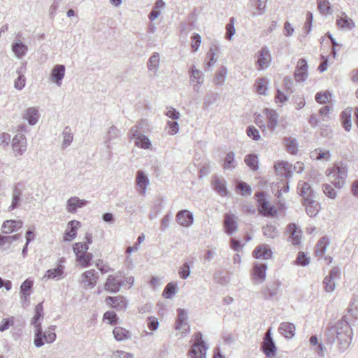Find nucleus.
Wrapping results in <instances>:
<instances>
[{
  "label": "nucleus",
  "mask_w": 358,
  "mask_h": 358,
  "mask_svg": "<svg viewBox=\"0 0 358 358\" xmlns=\"http://www.w3.org/2000/svg\"><path fill=\"white\" fill-rule=\"evenodd\" d=\"M237 190L241 192V194L243 196L250 195L252 192V189L249 185L243 181H239L237 182L236 185Z\"/></svg>",
  "instance_id": "obj_53"
},
{
  "label": "nucleus",
  "mask_w": 358,
  "mask_h": 358,
  "mask_svg": "<svg viewBox=\"0 0 358 358\" xmlns=\"http://www.w3.org/2000/svg\"><path fill=\"white\" fill-rule=\"evenodd\" d=\"M266 84V80L264 78H259L256 81V90L259 94H266V92L267 90Z\"/></svg>",
  "instance_id": "obj_55"
},
{
  "label": "nucleus",
  "mask_w": 358,
  "mask_h": 358,
  "mask_svg": "<svg viewBox=\"0 0 358 358\" xmlns=\"http://www.w3.org/2000/svg\"><path fill=\"white\" fill-rule=\"evenodd\" d=\"M331 96V94L329 91L320 92L315 94V101L320 104L326 103Z\"/></svg>",
  "instance_id": "obj_54"
},
{
  "label": "nucleus",
  "mask_w": 358,
  "mask_h": 358,
  "mask_svg": "<svg viewBox=\"0 0 358 358\" xmlns=\"http://www.w3.org/2000/svg\"><path fill=\"white\" fill-rule=\"evenodd\" d=\"M298 194L302 196L303 201H307L310 199H315L316 194L310 185L306 182L300 180L298 183Z\"/></svg>",
  "instance_id": "obj_12"
},
{
  "label": "nucleus",
  "mask_w": 358,
  "mask_h": 358,
  "mask_svg": "<svg viewBox=\"0 0 358 358\" xmlns=\"http://www.w3.org/2000/svg\"><path fill=\"white\" fill-rule=\"evenodd\" d=\"M73 249V252H75L76 257H78V255H80V254L86 252L87 251V250L89 249V247L87 243H76L74 244Z\"/></svg>",
  "instance_id": "obj_57"
},
{
  "label": "nucleus",
  "mask_w": 358,
  "mask_h": 358,
  "mask_svg": "<svg viewBox=\"0 0 358 358\" xmlns=\"http://www.w3.org/2000/svg\"><path fill=\"white\" fill-rule=\"evenodd\" d=\"M136 184L139 194L144 195L147 190V187L150 184L148 176L144 171L139 170L136 173Z\"/></svg>",
  "instance_id": "obj_15"
},
{
  "label": "nucleus",
  "mask_w": 358,
  "mask_h": 358,
  "mask_svg": "<svg viewBox=\"0 0 358 358\" xmlns=\"http://www.w3.org/2000/svg\"><path fill=\"white\" fill-rule=\"evenodd\" d=\"M65 66L62 64L55 65L50 73V78L51 81L55 83L58 87L62 85V81L65 75Z\"/></svg>",
  "instance_id": "obj_18"
},
{
  "label": "nucleus",
  "mask_w": 358,
  "mask_h": 358,
  "mask_svg": "<svg viewBox=\"0 0 358 358\" xmlns=\"http://www.w3.org/2000/svg\"><path fill=\"white\" fill-rule=\"evenodd\" d=\"M330 157L331 154L329 151L323 150L321 148H317L310 152V157L315 160L325 159L329 161Z\"/></svg>",
  "instance_id": "obj_41"
},
{
  "label": "nucleus",
  "mask_w": 358,
  "mask_h": 358,
  "mask_svg": "<svg viewBox=\"0 0 358 358\" xmlns=\"http://www.w3.org/2000/svg\"><path fill=\"white\" fill-rule=\"evenodd\" d=\"M267 0H257L256 12L254 15H259L265 13Z\"/></svg>",
  "instance_id": "obj_63"
},
{
  "label": "nucleus",
  "mask_w": 358,
  "mask_h": 358,
  "mask_svg": "<svg viewBox=\"0 0 358 358\" xmlns=\"http://www.w3.org/2000/svg\"><path fill=\"white\" fill-rule=\"evenodd\" d=\"M12 51L17 58H22L27 54L28 47L20 40L15 41L11 45Z\"/></svg>",
  "instance_id": "obj_31"
},
{
  "label": "nucleus",
  "mask_w": 358,
  "mask_h": 358,
  "mask_svg": "<svg viewBox=\"0 0 358 358\" xmlns=\"http://www.w3.org/2000/svg\"><path fill=\"white\" fill-rule=\"evenodd\" d=\"M107 305L115 308L117 310H124L127 306V301L122 296H107L105 299Z\"/></svg>",
  "instance_id": "obj_14"
},
{
  "label": "nucleus",
  "mask_w": 358,
  "mask_h": 358,
  "mask_svg": "<svg viewBox=\"0 0 358 358\" xmlns=\"http://www.w3.org/2000/svg\"><path fill=\"white\" fill-rule=\"evenodd\" d=\"M25 68L24 66H21L17 71V73L18 74L17 78L15 80L14 87L15 89L18 90H21L25 86V78L23 75V72Z\"/></svg>",
  "instance_id": "obj_46"
},
{
  "label": "nucleus",
  "mask_w": 358,
  "mask_h": 358,
  "mask_svg": "<svg viewBox=\"0 0 358 358\" xmlns=\"http://www.w3.org/2000/svg\"><path fill=\"white\" fill-rule=\"evenodd\" d=\"M235 18L231 17L229 18V22L226 25V34L225 38L227 40H231L233 36L235 34L236 29L234 27Z\"/></svg>",
  "instance_id": "obj_50"
},
{
  "label": "nucleus",
  "mask_w": 358,
  "mask_h": 358,
  "mask_svg": "<svg viewBox=\"0 0 358 358\" xmlns=\"http://www.w3.org/2000/svg\"><path fill=\"white\" fill-rule=\"evenodd\" d=\"M20 234H17L13 236H2L0 235V248H1L2 251L7 250L9 248L11 243L20 238Z\"/></svg>",
  "instance_id": "obj_35"
},
{
  "label": "nucleus",
  "mask_w": 358,
  "mask_h": 358,
  "mask_svg": "<svg viewBox=\"0 0 358 358\" xmlns=\"http://www.w3.org/2000/svg\"><path fill=\"white\" fill-rule=\"evenodd\" d=\"M328 245L329 241L326 236L320 238L315 247L316 255L322 256L324 254Z\"/></svg>",
  "instance_id": "obj_44"
},
{
  "label": "nucleus",
  "mask_w": 358,
  "mask_h": 358,
  "mask_svg": "<svg viewBox=\"0 0 358 358\" xmlns=\"http://www.w3.org/2000/svg\"><path fill=\"white\" fill-rule=\"evenodd\" d=\"M268 56V49L267 47H263L257 55V64L258 69L261 70L267 65V57Z\"/></svg>",
  "instance_id": "obj_36"
},
{
  "label": "nucleus",
  "mask_w": 358,
  "mask_h": 358,
  "mask_svg": "<svg viewBox=\"0 0 358 358\" xmlns=\"http://www.w3.org/2000/svg\"><path fill=\"white\" fill-rule=\"evenodd\" d=\"M23 118L27 120L31 126L35 125L39 118L38 109L36 107H30L27 108L23 114Z\"/></svg>",
  "instance_id": "obj_29"
},
{
  "label": "nucleus",
  "mask_w": 358,
  "mask_h": 358,
  "mask_svg": "<svg viewBox=\"0 0 358 358\" xmlns=\"http://www.w3.org/2000/svg\"><path fill=\"white\" fill-rule=\"evenodd\" d=\"M176 285L173 282H169L166 285L163 292V296L166 299H171L176 294Z\"/></svg>",
  "instance_id": "obj_52"
},
{
  "label": "nucleus",
  "mask_w": 358,
  "mask_h": 358,
  "mask_svg": "<svg viewBox=\"0 0 358 358\" xmlns=\"http://www.w3.org/2000/svg\"><path fill=\"white\" fill-rule=\"evenodd\" d=\"M55 325L49 326L45 331L42 326L34 329V344L36 348L42 347L45 343L50 344L55 341L57 335Z\"/></svg>",
  "instance_id": "obj_3"
},
{
  "label": "nucleus",
  "mask_w": 358,
  "mask_h": 358,
  "mask_svg": "<svg viewBox=\"0 0 358 358\" xmlns=\"http://www.w3.org/2000/svg\"><path fill=\"white\" fill-rule=\"evenodd\" d=\"M267 264L266 263L255 262L251 272L253 284L259 285L266 279Z\"/></svg>",
  "instance_id": "obj_5"
},
{
  "label": "nucleus",
  "mask_w": 358,
  "mask_h": 358,
  "mask_svg": "<svg viewBox=\"0 0 358 358\" xmlns=\"http://www.w3.org/2000/svg\"><path fill=\"white\" fill-rule=\"evenodd\" d=\"M352 335V329L347 321L346 316H344L337 322L336 325L329 326L327 328L324 340L326 343L333 344L336 338L337 350L340 353H343L349 348Z\"/></svg>",
  "instance_id": "obj_2"
},
{
  "label": "nucleus",
  "mask_w": 358,
  "mask_h": 358,
  "mask_svg": "<svg viewBox=\"0 0 358 358\" xmlns=\"http://www.w3.org/2000/svg\"><path fill=\"white\" fill-rule=\"evenodd\" d=\"M129 136L130 139H134L135 145L140 147L143 149H150L151 147V142L148 136L142 134L139 131H137L136 127H131L129 131Z\"/></svg>",
  "instance_id": "obj_6"
},
{
  "label": "nucleus",
  "mask_w": 358,
  "mask_h": 358,
  "mask_svg": "<svg viewBox=\"0 0 358 358\" xmlns=\"http://www.w3.org/2000/svg\"><path fill=\"white\" fill-rule=\"evenodd\" d=\"M286 150L292 155H296L299 151V143L296 138L286 137L284 138Z\"/></svg>",
  "instance_id": "obj_38"
},
{
  "label": "nucleus",
  "mask_w": 358,
  "mask_h": 358,
  "mask_svg": "<svg viewBox=\"0 0 358 358\" xmlns=\"http://www.w3.org/2000/svg\"><path fill=\"white\" fill-rule=\"evenodd\" d=\"M212 185L214 189L222 196H226L229 194L226 187V181L224 178L213 176L212 178Z\"/></svg>",
  "instance_id": "obj_26"
},
{
  "label": "nucleus",
  "mask_w": 358,
  "mask_h": 358,
  "mask_svg": "<svg viewBox=\"0 0 358 358\" xmlns=\"http://www.w3.org/2000/svg\"><path fill=\"white\" fill-rule=\"evenodd\" d=\"M252 257L257 259H267L268 257V248L267 245H257L252 252Z\"/></svg>",
  "instance_id": "obj_37"
},
{
  "label": "nucleus",
  "mask_w": 358,
  "mask_h": 358,
  "mask_svg": "<svg viewBox=\"0 0 358 358\" xmlns=\"http://www.w3.org/2000/svg\"><path fill=\"white\" fill-rule=\"evenodd\" d=\"M33 286V282L29 280H24L21 286H20V292L23 295L24 298L29 295V293H27Z\"/></svg>",
  "instance_id": "obj_58"
},
{
  "label": "nucleus",
  "mask_w": 358,
  "mask_h": 358,
  "mask_svg": "<svg viewBox=\"0 0 358 358\" xmlns=\"http://www.w3.org/2000/svg\"><path fill=\"white\" fill-rule=\"evenodd\" d=\"M93 255L92 253H87V252L80 255H78L77 261L83 266L87 267L90 265L91 261L92 260Z\"/></svg>",
  "instance_id": "obj_49"
},
{
  "label": "nucleus",
  "mask_w": 358,
  "mask_h": 358,
  "mask_svg": "<svg viewBox=\"0 0 358 358\" xmlns=\"http://www.w3.org/2000/svg\"><path fill=\"white\" fill-rule=\"evenodd\" d=\"M178 274L182 279H187L190 275V266L187 262H185L180 266Z\"/></svg>",
  "instance_id": "obj_56"
},
{
  "label": "nucleus",
  "mask_w": 358,
  "mask_h": 358,
  "mask_svg": "<svg viewBox=\"0 0 358 358\" xmlns=\"http://www.w3.org/2000/svg\"><path fill=\"white\" fill-rule=\"evenodd\" d=\"M207 348L203 340V334L197 332L194 334V342L188 354L191 358H206Z\"/></svg>",
  "instance_id": "obj_4"
},
{
  "label": "nucleus",
  "mask_w": 358,
  "mask_h": 358,
  "mask_svg": "<svg viewBox=\"0 0 358 358\" xmlns=\"http://www.w3.org/2000/svg\"><path fill=\"white\" fill-rule=\"evenodd\" d=\"M166 127L169 128V134L174 135L177 134L179 131V125L178 123L176 121H168L166 123Z\"/></svg>",
  "instance_id": "obj_64"
},
{
  "label": "nucleus",
  "mask_w": 358,
  "mask_h": 358,
  "mask_svg": "<svg viewBox=\"0 0 358 358\" xmlns=\"http://www.w3.org/2000/svg\"><path fill=\"white\" fill-rule=\"evenodd\" d=\"M275 171L278 176L282 177L276 182L270 186L272 193L275 196L273 203H270V218L284 217L286 214L287 206L282 192L287 193L289 190V178L292 176V166L287 162H279L274 166Z\"/></svg>",
  "instance_id": "obj_1"
},
{
  "label": "nucleus",
  "mask_w": 358,
  "mask_h": 358,
  "mask_svg": "<svg viewBox=\"0 0 358 358\" xmlns=\"http://www.w3.org/2000/svg\"><path fill=\"white\" fill-rule=\"evenodd\" d=\"M336 24L342 29L351 30L355 27L353 20L348 17L345 13H343L342 16L336 20Z\"/></svg>",
  "instance_id": "obj_33"
},
{
  "label": "nucleus",
  "mask_w": 358,
  "mask_h": 358,
  "mask_svg": "<svg viewBox=\"0 0 358 358\" xmlns=\"http://www.w3.org/2000/svg\"><path fill=\"white\" fill-rule=\"evenodd\" d=\"M227 73L228 70L227 67L224 66L220 67L213 79L214 84L216 85H222L226 80Z\"/></svg>",
  "instance_id": "obj_40"
},
{
  "label": "nucleus",
  "mask_w": 358,
  "mask_h": 358,
  "mask_svg": "<svg viewBox=\"0 0 358 358\" xmlns=\"http://www.w3.org/2000/svg\"><path fill=\"white\" fill-rule=\"evenodd\" d=\"M190 73V83L194 86V88L196 91H198L199 85H201L203 83V73L198 70L194 69V66H192L191 68V70L189 71Z\"/></svg>",
  "instance_id": "obj_28"
},
{
  "label": "nucleus",
  "mask_w": 358,
  "mask_h": 358,
  "mask_svg": "<svg viewBox=\"0 0 358 358\" xmlns=\"http://www.w3.org/2000/svg\"><path fill=\"white\" fill-rule=\"evenodd\" d=\"M120 131L115 126H111L107 132L106 142L107 148H110L109 143L120 136Z\"/></svg>",
  "instance_id": "obj_45"
},
{
  "label": "nucleus",
  "mask_w": 358,
  "mask_h": 358,
  "mask_svg": "<svg viewBox=\"0 0 358 358\" xmlns=\"http://www.w3.org/2000/svg\"><path fill=\"white\" fill-rule=\"evenodd\" d=\"M22 185L20 183H17L15 185L13 189L12 201L10 206L8 208V211H12L20 206L22 201Z\"/></svg>",
  "instance_id": "obj_17"
},
{
  "label": "nucleus",
  "mask_w": 358,
  "mask_h": 358,
  "mask_svg": "<svg viewBox=\"0 0 358 358\" xmlns=\"http://www.w3.org/2000/svg\"><path fill=\"white\" fill-rule=\"evenodd\" d=\"M176 220L179 225L189 228L194 223V215L188 210H181L177 213Z\"/></svg>",
  "instance_id": "obj_10"
},
{
  "label": "nucleus",
  "mask_w": 358,
  "mask_h": 358,
  "mask_svg": "<svg viewBox=\"0 0 358 358\" xmlns=\"http://www.w3.org/2000/svg\"><path fill=\"white\" fill-rule=\"evenodd\" d=\"M178 312V318L176 323V329L177 330L180 331H187L189 329V326L187 323V320L188 319L187 313L185 310L182 308H178L177 310Z\"/></svg>",
  "instance_id": "obj_24"
},
{
  "label": "nucleus",
  "mask_w": 358,
  "mask_h": 358,
  "mask_svg": "<svg viewBox=\"0 0 358 358\" xmlns=\"http://www.w3.org/2000/svg\"><path fill=\"white\" fill-rule=\"evenodd\" d=\"M287 231L289 233V241L294 245H299L301 238V230L299 229L296 224L291 223L288 225Z\"/></svg>",
  "instance_id": "obj_25"
},
{
  "label": "nucleus",
  "mask_w": 358,
  "mask_h": 358,
  "mask_svg": "<svg viewBox=\"0 0 358 358\" xmlns=\"http://www.w3.org/2000/svg\"><path fill=\"white\" fill-rule=\"evenodd\" d=\"M22 225L21 220H6L2 224L1 231L3 234H9L21 229Z\"/></svg>",
  "instance_id": "obj_23"
},
{
  "label": "nucleus",
  "mask_w": 358,
  "mask_h": 358,
  "mask_svg": "<svg viewBox=\"0 0 358 358\" xmlns=\"http://www.w3.org/2000/svg\"><path fill=\"white\" fill-rule=\"evenodd\" d=\"M63 274V266L62 265L58 266L57 268L53 269H49L46 271L43 275V279H55L56 278H61Z\"/></svg>",
  "instance_id": "obj_43"
},
{
  "label": "nucleus",
  "mask_w": 358,
  "mask_h": 358,
  "mask_svg": "<svg viewBox=\"0 0 358 358\" xmlns=\"http://www.w3.org/2000/svg\"><path fill=\"white\" fill-rule=\"evenodd\" d=\"M255 196L257 198L259 213L265 217H268V201L266 199V193L259 192Z\"/></svg>",
  "instance_id": "obj_20"
},
{
  "label": "nucleus",
  "mask_w": 358,
  "mask_h": 358,
  "mask_svg": "<svg viewBox=\"0 0 358 358\" xmlns=\"http://www.w3.org/2000/svg\"><path fill=\"white\" fill-rule=\"evenodd\" d=\"M351 113L352 109L348 108L344 110L341 114L342 125L347 131H350L352 127Z\"/></svg>",
  "instance_id": "obj_39"
},
{
  "label": "nucleus",
  "mask_w": 358,
  "mask_h": 358,
  "mask_svg": "<svg viewBox=\"0 0 358 358\" xmlns=\"http://www.w3.org/2000/svg\"><path fill=\"white\" fill-rule=\"evenodd\" d=\"M87 204V201L80 199L77 196H72L67 200L66 210L71 213H75L78 208H83Z\"/></svg>",
  "instance_id": "obj_22"
},
{
  "label": "nucleus",
  "mask_w": 358,
  "mask_h": 358,
  "mask_svg": "<svg viewBox=\"0 0 358 358\" xmlns=\"http://www.w3.org/2000/svg\"><path fill=\"white\" fill-rule=\"evenodd\" d=\"M34 316L31 320V324L34 327V329H36L37 327H41V320L43 319V303H38L34 309Z\"/></svg>",
  "instance_id": "obj_30"
},
{
  "label": "nucleus",
  "mask_w": 358,
  "mask_h": 358,
  "mask_svg": "<svg viewBox=\"0 0 358 358\" xmlns=\"http://www.w3.org/2000/svg\"><path fill=\"white\" fill-rule=\"evenodd\" d=\"M123 285L122 280L115 275H110L104 284V289L110 293H117Z\"/></svg>",
  "instance_id": "obj_13"
},
{
  "label": "nucleus",
  "mask_w": 358,
  "mask_h": 358,
  "mask_svg": "<svg viewBox=\"0 0 358 358\" xmlns=\"http://www.w3.org/2000/svg\"><path fill=\"white\" fill-rule=\"evenodd\" d=\"M98 279V273L94 269L86 271L81 275V282L90 288L96 285Z\"/></svg>",
  "instance_id": "obj_16"
},
{
  "label": "nucleus",
  "mask_w": 358,
  "mask_h": 358,
  "mask_svg": "<svg viewBox=\"0 0 358 358\" xmlns=\"http://www.w3.org/2000/svg\"><path fill=\"white\" fill-rule=\"evenodd\" d=\"M235 155L233 152H229L224 159L223 168L225 170H232L235 169L236 164L234 160Z\"/></svg>",
  "instance_id": "obj_47"
},
{
  "label": "nucleus",
  "mask_w": 358,
  "mask_h": 358,
  "mask_svg": "<svg viewBox=\"0 0 358 358\" xmlns=\"http://www.w3.org/2000/svg\"><path fill=\"white\" fill-rule=\"evenodd\" d=\"M341 276L340 270L338 267H333L329 274L323 280L324 289L327 292H332L336 287V280Z\"/></svg>",
  "instance_id": "obj_7"
},
{
  "label": "nucleus",
  "mask_w": 358,
  "mask_h": 358,
  "mask_svg": "<svg viewBox=\"0 0 358 358\" xmlns=\"http://www.w3.org/2000/svg\"><path fill=\"white\" fill-rule=\"evenodd\" d=\"M332 177L335 178L333 182L335 187L341 188L344 185L345 180L347 177V170L345 167L341 166H335L331 171Z\"/></svg>",
  "instance_id": "obj_11"
},
{
  "label": "nucleus",
  "mask_w": 358,
  "mask_h": 358,
  "mask_svg": "<svg viewBox=\"0 0 358 358\" xmlns=\"http://www.w3.org/2000/svg\"><path fill=\"white\" fill-rule=\"evenodd\" d=\"M309 262V258L303 252H299L296 259V263L299 265L305 266H307Z\"/></svg>",
  "instance_id": "obj_62"
},
{
  "label": "nucleus",
  "mask_w": 358,
  "mask_h": 358,
  "mask_svg": "<svg viewBox=\"0 0 358 358\" xmlns=\"http://www.w3.org/2000/svg\"><path fill=\"white\" fill-rule=\"evenodd\" d=\"M13 150L15 157L22 156L27 150V138L22 134H16L12 140Z\"/></svg>",
  "instance_id": "obj_8"
},
{
  "label": "nucleus",
  "mask_w": 358,
  "mask_h": 358,
  "mask_svg": "<svg viewBox=\"0 0 358 358\" xmlns=\"http://www.w3.org/2000/svg\"><path fill=\"white\" fill-rule=\"evenodd\" d=\"M302 203L305 206L307 215L311 217H315L321 208L320 203L315 199H308L307 201H303Z\"/></svg>",
  "instance_id": "obj_21"
},
{
  "label": "nucleus",
  "mask_w": 358,
  "mask_h": 358,
  "mask_svg": "<svg viewBox=\"0 0 358 358\" xmlns=\"http://www.w3.org/2000/svg\"><path fill=\"white\" fill-rule=\"evenodd\" d=\"M317 7L320 12L322 14H327L330 10L329 2L328 0H317Z\"/></svg>",
  "instance_id": "obj_59"
},
{
  "label": "nucleus",
  "mask_w": 358,
  "mask_h": 358,
  "mask_svg": "<svg viewBox=\"0 0 358 358\" xmlns=\"http://www.w3.org/2000/svg\"><path fill=\"white\" fill-rule=\"evenodd\" d=\"M191 39H192L191 47L193 49V51L196 52L198 50L199 47L201 45V37L199 34L194 33L192 36Z\"/></svg>",
  "instance_id": "obj_61"
},
{
  "label": "nucleus",
  "mask_w": 358,
  "mask_h": 358,
  "mask_svg": "<svg viewBox=\"0 0 358 358\" xmlns=\"http://www.w3.org/2000/svg\"><path fill=\"white\" fill-rule=\"evenodd\" d=\"M324 194L330 199H335L336 197V192L334 188L329 184L323 185Z\"/></svg>",
  "instance_id": "obj_60"
},
{
  "label": "nucleus",
  "mask_w": 358,
  "mask_h": 358,
  "mask_svg": "<svg viewBox=\"0 0 358 358\" xmlns=\"http://www.w3.org/2000/svg\"><path fill=\"white\" fill-rule=\"evenodd\" d=\"M62 148L65 149L69 147L73 141V134L71 132V129L69 127H66L62 132Z\"/></svg>",
  "instance_id": "obj_42"
},
{
  "label": "nucleus",
  "mask_w": 358,
  "mask_h": 358,
  "mask_svg": "<svg viewBox=\"0 0 358 358\" xmlns=\"http://www.w3.org/2000/svg\"><path fill=\"white\" fill-rule=\"evenodd\" d=\"M296 327L291 322H282L278 328V331L285 338H291L295 335Z\"/></svg>",
  "instance_id": "obj_27"
},
{
  "label": "nucleus",
  "mask_w": 358,
  "mask_h": 358,
  "mask_svg": "<svg viewBox=\"0 0 358 358\" xmlns=\"http://www.w3.org/2000/svg\"><path fill=\"white\" fill-rule=\"evenodd\" d=\"M70 230L65 232L64 240L65 241H71L76 236V230L80 227V222L77 220H71L68 224Z\"/></svg>",
  "instance_id": "obj_32"
},
{
  "label": "nucleus",
  "mask_w": 358,
  "mask_h": 358,
  "mask_svg": "<svg viewBox=\"0 0 358 358\" xmlns=\"http://www.w3.org/2000/svg\"><path fill=\"white\" fill-rule=\"evenodd\" d=\"M245 162L252 171L258 169V159L256 155L250 154L246 155Z\"/></svg>",
  "instance_id": "obj_48"
},
{
  "label": "nucleus",
  "mask_w": 358,
  "mask_h": 358,
  "mask_svg": "<svg viewBox=\"0 0 358 358\" xmlns=\"http://www.w3.org/2000/svg\"><path fill=\"white\" fill-rule=\"evenodd\" d=\"M160 55L158 52H154L148 59L147 68L152 73L151 76H157L159 69Z\"/></svg>",
  "instance_id": "obj_19"
},
{
  "label": "nucleus",
  "mask_w": 358,
  "mask_h": 358,
  "mask_svg": "<svg viewBox=\"0 0 358 358\" xmlns=\"http://www.w3.org/2000/svg\"><path fill=\"white\" fill-rule=\"evenodd\" d=\"M115 339L117 341H123L130 339L131 337V332L121 327H116L113 331Z\"/></svg>",
  "instance_id": "obj_34"
},
{
  "label": "nucleus",
  "mask_w": 358,
  "mask_h": 358,
  "mask_svg": "<svg viewBox=\"0 0 358 358\" xmlns=\"http://www.w3.org/2000/svg\"><path fill=\"white\" fill-rule=\"evenodd\" d=\"M348 313L351 314L355 318L358 317V297L354 296L350 303L348 307Z\"/></svg>",
  "instance_id": "obj_51"
},
{
  "label": "nucleus",
  "mask_w": 358,
  "mask_h": 358,
  "mask_svg": "<svg viewBox=\"0 0 358 358\" xmlns=\"http://www.w3.org/2000/svg\"><path fill=\"white\" fill-rule=\"evenodd\" d=\"M237 216L231 213H225L224 215L223 225L226 234L233 235L238 230Z\"/></svg>",
  "instance_id": "obj_9"
}]
</instances>
